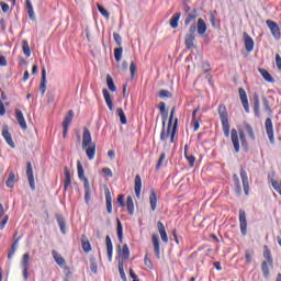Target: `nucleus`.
Returning <instances> with one entry per match:
<instances>
[{
	"label": "nucleus",
	"instance_id": "obj_1",
	"mask_svg": "<svg viewBox=\"0 0 281 281\" xmlns=\"http://www.w3.org/2000/svg\"><path fill=\"white\" fill-rule=\"evenodd\" d=\"M176 111H177L176 108L171 109L167 131H166V121L162 122V131L160 133L161 142H167L168 137H170V144H175V135H177V128L179 126V119H175Z\"/></svg>",
	"mask_w": 281,
	"mask_h": 281
},
{
	"label": "nucleus",
	"instance_id": "obj_2",
	"mask_svg": "<svg viewBox=\"0 0 281 281\" xmlns=\"http://www.w3.org/2000/svg\"><path fill=\"white\" fill-rule=\"evenodd\" d=\"M82 150H85L89 161H93V159H95V143H93L91 132L87 127H83Z\"/></svg>",
	"mask_w": 281,
	"mask_h": 281
},
{
	"label": "nucleus",
	"instance_id": "obj_3",
	"mask_svg": "<svg viewBox=\"0 0 281 281\" xmlns=\"http://www.w3.org/2000/svg\"><path fill=\"white\" fill-rule=\"evenodd\" d=\"M217 113L222 122V131L225 137H229V113L227 112V106L224 103H221L217 108Z\"/></svg>",
	"mask_w": 281,
	"mask_h": 281
},
{
	"label": "nucleus",
	"instance_id": "obj_4",
	"mask_svg": "<svg viewBox=\"0 0 281 281\" xmlns=\"http://www.w3.org/2000/svg\"><path fill=\"white\" fill-rule=\"evenodd\" d=\"M77 172L81 181H83L85 199L88 202L91 199V187L89 184V179L85 177V168H82V162L77 161Z\"/></svg>",
	"mask_w": 281,
	"mask_h": 281
},
{
	"label": "nucleus",
	"instance_id": "obj_5",
	"mask_svg": "<svg viewBox=\"0 0 281 281\" xmlns=\"http://www.w3.org/2000/svg\"><path fill=\"white\" fill-rule=\"evenodd\" d=\"M194 34H196V25L195 24L190 26L189 33L184 37V45L188 49H194V47H195L194 46V41H195Z\"/></svg>",
	"mask_w": 281,
	"mask_h": 281
},
{
	"label": "nucleus",
	"instance_id": "obj_6",
	"mask_svg": "<svg viewBox=\"0 0 281 281\" xmlns=\"http://www.w3.org/2000/svg\"><path fill=\"white\" fill-rule=\"evenodd\" d=\"M266 25L269 27L273 38L281 37L280 26L278 25V23L273 22L272 20H267Z\"/></svg>",
	"mask_w": 281,
	"mask_h": 281
},
{
	"label": "nucleus",
	"instance_id": "obj_7",
	"mask_svg": "<svg viewBox=\"0 0 281 281\" xmlns=\"http://www.w3.org/2000/svg\"><path fill=\"white\" fill-rule=\"evenodd\" d=\"M239 227L243 236H247V214L245 210H239Z\"/></svg>",
	"mask_w": 281,
	"mask_h": 281
},
{
	"label": "nucleus",
	"instance_id": "obj_8",
	"mask_svg": "<svg viewBox=\"0 0 281 281\" xmlns=\"http://www.w3.org/2000/svg\"><path fill=\"white\" fill-rule=\"evenodd\" d=\"M74 121V110H70L63 121V128H64V137H67V133L69 132V126L71 125V122Z\"/></svg>",
	"mask_w": 281,
	"mask_h": 281
},
{
	"label": "nucleus",
	"instance_id": "obj_9",
	"mask_svg": "<svg viewBox=\"0 0 281 281\" xmlns=\"http://www.w3.org/2000/svg\"><path fill=\"white\" fill-rule=\"evenodd\" d=\"M266 133L269 137L270 144H276V136L273 134V122L271 121V117H268L266 120Z\"/></svg>",
	"mask_w": 281,
	"mask_h": 281
},
{
	"label": "nucleus",
	"instance_id": "obj_10",
	"mask_svg": "<svg viewBox=\"0 0 281 281\" xmlns=\"http://www.w3.org/2000/svg\"><path fill=\"white\" fill-rule=\"evenodd\" d=\"M26 177L29 179V186L31 190H36V183L34 182V170L32 169V162L26 164Z\"/></svg>",
	"mask_w": 281,
	"mask_h": 281
},
{
	"label": "nucleus",
	"instance_id": "obj_11",
	"mask_svg": "<svg viewBox=\"0 0 281 281\" xmlns=\"http://www.w3.org/2000/svg\"><path fill=\"white\" fill-rule=\"evenodd\" d=\"M151 243H153V247H154V254L157 258H160V254H161V244L159 241V235L157 234H153L151 235Z\"/></svg>",
	"mask_w": 281,
	"mask_h": 281
},
{
	"label": "nucleus",
	"instance_id": "obj_12",
	"mask_svg": "<svg viewBox=\"0 0 281 281\" xmlns=\"http://www.w3.org/2000/svg\"><path fill=\"white\" fill-rule=\"evenodd\" d=\"M238 93H239V100L244 106V110L249 113V100L247 99V91H245L243 88L238 89Z\"/></svg>",
	"mask_w": 281,
	"mask_h": 281
},
{
	"label": "nucleus",
	"instance_id": "obj_13",
	"mask_svg": "<svg viewBox=\"0 0 281 281\" xmlns=\"http://www.w3.org/2000/svg\"><path fill=\"white\" fill-rule=\"evenodd\" d=\"M231 139L235 148V153H240V140L238 139V131H236V128L231 131Z\"/></svg>",
	"mask_w": 281,
	"mask_h": 281
},
{
	"label": "nucleus",
	"instance_id": "obj_14",
	"mask_svg": "<svg viewBox=\"0 0 281 281\" xmlns=\"http://www.w3.org/2000/svg\"><path fill=\"white\" fill-rule=\"evenodd\" d=\"M2 137H4L7 144L11 148H14V140H12V134H10V127H8V125L2 127Z\"/></svg>",
	"mask_w": 281,
	"mask_h": 281
},
{
	"label": "nucleus",
	"instance_id": "obj_15",
	"mask_svg": "<svg viewBox=\"0 0 281 281\" xmlns=\"http://www.w3.org/2000/svg\"><path fill=\"white\" fill-rule=\"evenodd\" d=\"M15 117L22 131H27V123L25 122V116H23V112L21 110H15Z\"/></svg>",
	"mask_w": 281,
	"mask_h": 281
},
{
	"label": "nucleus",
	"instance_id": "obj_16",
	"mask_svg": "<svg viewBox=\"0 0 281 281\" xmlns=\"http://www.w3.org/2000/svg\"><path fill=\"white\" fill-rule=\"evenodd\" d=\"M70 186H71V171H69V168L65 167V169H64V192H67V190H69Z\"/></svg>",
	"mask_w": 281,
	"mask_h": 281
},
{
	"label": "nucleus",
	"instance_id": "obj_17",
	"mask_svg": "<svg viewBox=\"0 0 281 281\" xmlns=\"http://www.w3.org/2000/svg\"><path fill=\"white\" fill-rule=\"evenodd\" d=\"M240 177L243 181L244 192L247 195H249V178L247 177V171H245L243 168L240 169Z\"/></svg>",
	"mask_w": 281,
	"mask_h": 281
},
{
	"label": "nucleus",
	"instance_id": "obj_18",
	"mask_svg": "<svg viewBox=\"0 0 281 281\" xmlns=\"http://www.w3.org/2000/svg\"><path fill=\"white\" fill-rule=\"evenodd\" d=\"M244 45H245V49L248 53L254 52V38H251V36H249V34L244 33Z\"/></svg>",
	"mask_w": 281,
	"mask_h": 281
},
{
	"label": "nucleus",
	"instance_id": "obj_19",
	"mask_svg": "<svg viewBox=\"0 0 281 281\" xmlns=\"http://www.w3.org/2000/svg\"><path fill=\"white\" fill-rule=\"evenodd\" d=\"M105 247H106V254L109 261L113 260V241L111 240V236H105Z\"/></svg>",
	"mask_w": 281,
	"mask_h": 281
},
{
	"label": "nucleus",
	"instance_id": "obj_20",
	"mask_svg": "<svg viewBox=\"0 0 281 281\" xmlns=\"http://www.w3.org/2000/svg\"><path fill=\"white\" fill-rule=\"evenodd\" d=\"M40 91L42 95H45V92L47 91V71L45 68L42 69V80L40 85Z\"/></svg>",
	"mask_w": 281,
	"mask_h": 281
},
{
	"label": "nucleus",
	"instance_id": "obj_21",
	"mask_svg": "<svg viewBox=\"0 0 281 281\" xmlns=\"http://www.w3.org/2000/svg\"><path fill=\"white\" fill-rule=\"evenodd\" d=\"M198 30V34L203 36L207 32V24L205 23L204 19H199L198 24L195 26V31Z\"/></svg>",
	"mask_w": 281,
	"mask_h": 281
},
{
	"label": "nucleus",
	"instance_id": "obj_22",
	"mask_svg": "<svg viewBox=\"0 0 281 281\" xmlns=\"http://www.w3.org/2000/svg\"><path fill=\"white\" fill-rule=\"evenodd\" d=\"M149 204L151 212H155L157 210V192L155 189H151L149 192Z\"/></svg>",
	"mask_w": 281,
	"mask_h": 281
},
{
	"label": "nucleus",
	"instance_id": "obj_23",
	"mask_svg": "<svg viewBox=\"0 0 281 281\" xmlns=\"http://www.w3.org/2000/svg\"><path fill=\"white\" fill-rule=\"evenodd\" d=\"M105 205H106L108 214H112L113 199L111 198V191H109V189H105Z\"/></svg>",
	"mask_w": 281,
	"mask_h": 281
},
{
	"label": "nucleus",
	"instance_id": "obj_24",
	"mask_svg": "<svg viewBox=\"0 0 281 281\" xmlns=\"http://www.w3.org/2000/svg\"><path fill=\"white\" fill-rule=\"evenodd\" d=\"M157 229L160 234L162 243H168V233H166V226H164L162 222H157Z\"/></svg>",
	"mask_w": 281,
	"mask_h": 281
},
{
	"label": "nucleus",
	"instance_id": "obj_25",
	"mask_svg": "<svg viewBox=\"0 0 281 281\" xmlns=\"http://www.w3.org/2000/svg\"><path fill=\"white\" fill-rule=\"evenodd\" d=\"M188 150H190V145L186 144L184 145V158L187 161H189L190 168H194V161H196V157L193 155H188Z\"/></svg>",
	"mask_w": 281,
	"mask_h": 281
},
{
	"label": "nucleus",
	"instance_id": "obj_26",
	"mask_svg": "<svg viewBox=\"0 0 281 281\" xmlns=\"http://www.w3.org/2000/svg\"><path fill=\"white\" fill-rule=\"evenodd\" d=\"M134 190L137 199H139L142 195V177L139 175H136L135 177Z\"/></svg>",
	"mask_w": 281,
	"mask_h": 281
},
{
	"label": "nucleus",
	"instance_id": "obj_27",
	"mask_svg": "<svg viewBox=\"0 0 281 281\" xmlns=\"http://www.w3.org/2000/svg\"><path fill=\"white\" fill-rule=\"evenodd\" d=\"M263 258L270 267H273V257L271 256V249H269V246H263Z\"/></svg>",
	"mask_w": 281,
	"mask_h": 281
},
{
	"label": "nucleus",
	"instance_id": "obj_28",
	"mask_svg": "<svg viewBox=\"0 0 281 281\" xmlns=\"http://www.w3.org/2000/svg\"><path fill=\"white\" fill-rule=\"evenodd\" d=\"M254 113L256 117H260V97L258 93L254 94Z\"/></svg>",
	"mask_w": 281,
	"mask_h": 281
},
{
	"label": "nucleus",
	"instance_id": "obj_29",
	"mask_svg": "<svg viewBox=\"0 0 281 281\" xmlns=\"http://www.w3.org/2000/svg\"><path fill=\"white\" fill-rule=\"evenodd\" d=\"M81 248L83 249L85 254H89V251H91V241H89L87 235L81 236Z\"/></svg>",
	"mask_w": 281,
	"mask_h": 281
},
{
	"label": "nucleus",
	"instance_id": "obj_30",
	"mask_svg": "<svg viewBox=\"0 0 281 281\" xmlns=\"http://www.w3.org/2000/svg\"><path fill=\"white\" fill-rule=\"evenodd\" d=\"M52 256H53L55 262H56L59 267H65V265L67 263V262L65 261V258H63V256H60V254H58V251L52 250Z\"/></svg>",
	"mask_w": 281,
	"mask_h": 281
},
{
	"label": "nucleus",
	"instance_id": "obj_31",
	"mask_svg": "<svg viewBox=\"0 0 281 281\" xmlns=\"http://www.w3.org/2000/svg\"><path fill=\"white\" fill-rule=\"evenodd\" d=\"M258 71H259V74H261V76H262L263 80H266V82H271V83L276 82V79H273V77L271 76V74H269L267 71V69L259 68Z\"/></svg>",
	"mask_w": 281,
	"mask_h": 281
},
{
	"label": "nucleus",
	"instance_id": "obj_32",
	"mask_svg": "<svg viewBox=\"0 0 281 281\" xmlns=\"http://www.w3.org/2000/svg\"><path fill=\"white\" fill-rule=\"evenodd\" d=\"M179 19H181V13L180 12H176L171 19H170V26L172 27V30H177L179 27Z\"/></svg>",
	"mask_w": 281,
	"mask_h": 281
},
{
	"label": "nucleus",
	"instance_id": "obj_33",
	"mask_svg": "<svg viewBox=\"0 0 281 281\" xmlns=\"http://www.w3.org/2000/svg\"><path fill=\"white\" fill-rule=\"evenodd\" d=\"M126 207L130 216H133L135 214V204L133 202V198L131 195L127 196L126 200Z\"/></svg>",
	"mask_w": 281,
	"mask_h": 281
},
{
	"label": "nucleus",
	"instance_id": "obj_34",
	"mask_svg": "<svg viewBox=\"0 0 281 281\" xmlns=\"http://www.w3.org/2000/svg\"><path fill=\"white\" fill-rule=\"evenodd\" d=\"M103 98L110 111H113V100H111V93H109V90L103 89Z\"/></svg>",
	"mask_w": 281,
	"mask_h": 281
},
{
	"label": "nucleus",
	"instance_id": "obj_35",
	"mask_svg": "<svg viewBox=\"0 0 281 281\" xmlns=\"http://www.w3.org/2000/svg\"><path fill=\"white\" fill-rule=\"evenodd\" d=\"M26 10H27L29 19H31V21H36V14L34 13V7H32V2L30 0H26Z\"/></svg>",
	"mask_w": 281,
	"mask_h": 281
},
{
	"label": "nucleus",
	"instance_id": "obj_36",
	"mask_svg": "<svg viewBox=\"0 0 281 281\" xmlns=\"http://www.w3.org/2000/svg\"><path fill=\"white\" fill-rule=\"evenodd\" d=\"M116 234L120 243H123L124 240V227L122 226V222L117 220V225H116Z\"/></svg>",
	"mask_w": 281,
	"mask_h": 281
},
{
	"label": "nucleus",
	"instance_id": "obj_37",
	"mask_svg": "<svg viewBox=\"0 0 281 281\" xmlns=\"http://www.w3.org/2000/svg\"><path fill=\"white\" fill-rule=\"evenodd\" d=\"M57 223L59 225L60 232L64 234H67V223L65 222V218H63V215H57Z\"/></svg>",
	"mask_w": 281,
	"mask_h": 281
},
{
	"label": "nucleus",
	"instance_id": "obj_38",
	"mask_svg": "<svg viewBox=\"0 0 281 281\" xmlns=\"http://www.w3.org/2000/svg\"><path fill=\"white\" fill-rule=\"evenodd\" d=\"M198 16L199 14H196V10H193L192 13H188L184 20V25H190V23H193V21H196Z\"/></svg>",
	"mask_w": 281,
	"mask_h": 281
},
{
	"label": "nucleus",
	"instance_id": "obj_39",
	"mask_svg": "<svg viewBox=\"0 0 281 281\" xmlns=\"http://www.w3.org/2000/svg\"><path fill=\"white\" fill-rule=\"evenodd\" d=\"M22 49H23V54H24V56H26V58H30V56H32V50L30 49V43L27 42V40H24L22 42Z\"/></svg>",
	"mask_w": 281,
	"mask_h": 281
},
{
	"label": "nucleus",
	"instance_id": "obj_40",
	"mask_svg": "<svg viewBox=\"0 0 281 281\" xmlns=\"http://www.w3.org/2000/svg\"><path fill=\"white\" fill-rule=\"evenodd\" d=\"M122 260H128L131 258V251L128 250V245H124L120 254Z\"/></svg>",
	"mask_w": 281,
	"mask_h": 281
},
{
	"label": "nucleus",
	"instance_id": "obj_41",
	"mask_svg": "<svg viewBox=\"0 0 281 281\" xmlns=\"http://www.w3.org/2000/svg\"><path fill=\"white\" fill-rule=\"evenodd\" d=\"M233 181L235 183L237 194H240V192H243V187H240V179L238 178V175H233Z\"/></svg>",
	"mask_w": 281,
	"mask_h": 281
},
{
	"label": "nucleus",
	"instance_id": "obj_42",
	"mask_svg": "<svg viewBox=\"0 0 281 281\" xmlns=\"http://www.w3.org/2000/svg\"><path fill=\"white\" fill-rule=\"evenodd\" d=\"M14 181H16V175L10 172L7 179V188H14Z\"/></svg>",
	"mask_w": 281,
	"mask_h": 281
},
{
	"label": "nucleus",
	"instance_id": "obj_43",
	"mask_svg": "<svg viewBox=\"0 0 281 281\" xmlns=\"http://www.w3.org/2000/svg\"><path fill=\"white\" fill-rule=\"evenodd\" d=\"M245 131L246 133H248L250 139L252 142L256 140V134L254 133V127H251V125H249V123H245Z\"/></svg>",
	"mask_w": 281,
	"mask_h": 281
},
{
	"label": "nucleus",
	"instance_id": "obj_44",
	"mask_svg": "<svg viewBox=\"0 0 281 281\" xmlns=\"http://www.w3.org/2000/svg\"><path fill=\"white\" fill-rule=\"evenodd\" d=\"M106 85L110 91H112L113 93L114 91H117V88L115 87V83L113 82V78L111 77V75L106 76Z\"/></svg>",
	"mask_w": 281,
	"mask_h": 281
},
{
	"label": "nucleus",
	"instance_id": "obj_45",
	"mask_svg": "<svg viewBox=\"0 0 281 281\" xmlns=\"http://www.w3.org/2000/svg\"><path fill=\"white\" fill-rule=\"evenodd\" d=\"M21 267L22 268H30V252H25L22 256Z\"/></svg>",
	"mask_w": 281,
	"mask_h": 281
},
{
	"label": "nucleus",
	"instance_id": "obj_46",
	"mask_svg": "<svg viewBox=\"0 0 281 281\" xmlns=\"http://www.w3.org/2000/svg\"><path fill=\"white\" fill-rule=\"evenodd\" d=\"M123 52H124V48H122V46L114 49V59L116 60V63H120V60H122Z\"/></svg>",
	"mask_w": 281,
	"mask_h": 281
},
{
	"label": "nucleus",
	"instance_id": "obj_47",
	"mask_svg": "<svg viewBox=\"0 0 281 281\" xmlns=\"http://www.w3.org/2000/svg\"><path fill=\"white\" fill-rule=\"evenodd\" d=\"M116 113L121 120V124H126L127 123V120H126V114H124V110L122 108H119L116 110Z\"/></svg>",
	"mask_w": 281,
	"mask_h": 281
},
{
	"label": "nucleus",
	"instance_id": "obj_48",
	"mask_svg": "<svg viewBox=\"0 0 281 281\" xmlns=\"http://www.w3.org/2000/svg\"><path fill=\"white\" fill-rule=\"evenodd\" d=\"M269 267H271V266L269 265L268 261H262V263H261V271H262L265 278L269 277Z\"/></svg>",
	"mask_w": 281,
	"mask_h": 281
},
{
	"label": "nucleus",
	"instance_id": "obj_49",
	"mask_svg": "<svg viewBox=\"0 0 281 281\" xmlns=\"http://www.w3.org/2000/svg\"><path fill=\"white\" fill-rule=\"evenodd\" d=\"M97 8H98L100 14H102V16H104V19H109L111 16L109 11H106V9H104V7H102L100 3H97Z\"/></svg>",
	"mask_w": 281,
	"mask_h": 281
},
{
	"label": "nucleus",
	"instance_id": "obj_50",
	"mask_svg": "<svg viewBox=\"0 0 281 281\" xmlns=\"http://www.w3.org/2000/svg\"><path fill=\"white\" fill-rule=\"evenodd\" d=\"M16 245H19V239H16L12 246H11V249L9 250V254H8V258L9 260H12V256H14L15 251H16Z\"/></svg>",
	"mask_w": 281,
	"mask_h": 281
},
{
	"label": "nucleus",
	"instance_id": "obj_51",
	"mask_svg": "<svg viewBox=\"0 0 281 281\" xmlns=\"http://www.w3.org/2000/svg\"><path fill=\"white\" fill-rule=\"evenodd\" d=\"M119 273L123 281H127L126 273L124 272V263H122V262L119 263Z\"/></svg>",
	"mask_w": 281,
	"mask_h": 281
},
{
	"label": "nucleus",
	"instance_id": "obj_52",
	"mask_svg": "<svg viewBox=\"0 0 281 281\" xmlns=\"http://www.w3.org/2000/svg\"><path fill=\"white\" fill-rule=\"evenodd\" d=\"M164 161H166V153H162L158 159V162L156 165V170H159L161 166H164Z\"/></svg>",
	"mask_w": 281,
	"mask_h": 281
},
{
	"label": "nucleus",
	"instance_id": "obj_53",
	"mask_svg": "<svg viewBox=\"0 0 281 281\" xmlns=\"http://www.w3.org/2000/svg\"><path fill=\"white\" fill-rule=\"evenodd\" d=\"M245 258H246L247 265H251V260L254 258V251L246 250Z\"/></svg>",
	"mask_w": 281,
	"mask_h": 281
},
{
	"label": "nucleus",
	"instance_id": "obj_54",
	"mask_svg": "<svg viewBox=\"0 0 281 281\" xmlns=\"http://www.w3.org/2000/svg\"><path fill=\"white\" fill-rule=\"evenodd\" d=\"M239 139L241 142V146L247 148V137L245 136V132L239 131Z\"/></svg>",
	"mask_w": 281,
	"mask_h": 281
},
{
	"label": "nucleus",
	"instance_id": "obj_55",
	"mask_svg": "<svg viewBox=\"0 0 281 281\" xmlns=\"http://www.w3.org/2000/svg\"><path fill=\"white\" fill-rule=\"evenodd\" d=\"M130 71H131V76L132 78L135 77V74H137V65L135 64V61H132L130 65Z\"/></svg>",
	"mask_w": 281,
	"mask_h": 281
},
{
	"label": "nucleus",
	"instance_id": "obj_56",
	"mask_svg": "<svg viewBox=\"0 0 281 281\" xmlns=\"http://www.w3.org/2000/svg\"><path fill=\"white\" fill-rule=\"evenodd\" d=\"M113 38L116 45H119V47H122V36L119 33H113Z\"/></svg>",
	"mask_w": 281,
	"mask_h": 281
},
{
	"label": "nucleus",
	"instance_id": "obj_57",
	"mask_svg": "<svg viewBox=\"0 0 281 281\" xmlns=\"http://www.w3.org/2000/svg\"><path fill=\"white\" fill-rule=\"evenodd\" d=\"M193 131H199L201 126V119H192Z\"/></svg>",
	"mask_w": 281,
	"mask_h": 281
},
{
	"label": "nucleus",
	"instance_id": "obj_58",
	"mask_svg": "<svg viewBox=\"0 0 281 281\" xmlns=\"http://www.w3.org/2000/svg\"><path fill=\"white\" fill-rule=\"evenodd\" d=\"M8 221H10V216L5 215L3 220L0 222V229H5V225H8Z\"/></svg>",
	"mask_w": 281,
	"mask_h": 281
},
{
	"label": "nucleus",
	"instance_id": "obj_59",
	"mask_svg": "<svg viewBox=\"0 0 281 281\" xmlns=\"http://www.w3.org/2000/svg\"><path fill=\"white\" fill-rule=\"evenodd\" d=\"M144 262H145V266L148 267V269H153V260L148 258V255H145Z\"/></svg>",
	"mask_w": 281,
	"mask_h": 281
},
{
	"label": "nucleus",
	"instance_id": "obj_60",
	"mask_svg": "<svg viewBox=\"0 0 281 281\" xmlns=\"http://www.w3.org/2000/svg\"><path fill=\"white\" fill-rule=\"evenodd\" d=\"M263 108H265V111H267V113H272L271 105L269 104V100L263 99Z\"/></svg>",
	"mask_w": 281,
	"mask_h": 281
},
{
	"label": "nucleus",
	"instance_id": "obj_61",
	"mask_svg": "<svg viewBox=\"0 0 281 281\" xmlns=\"http://www.w3.org/2000/svg\"><path fill=\"white\" fill-rule=\"evenodd\" d=\"M159 98H170V91L168 90H160Z\"/></svg>",
	"mask_w": 281,
	"mask_h": 281
},
{
	"label": "nucleus",
	"instance_id": "obj_62",
	"mask_svg": "<svg viewBox=\"0 0 281 281\" xmlns=\"http://www.w3.org/2000/svg\"><path fill=\"white\" fill-rule=\"evenodd\" d=\"M117 203L121 205V207H124L126 205V203H124V194L119 195Z\"/></svg>",
	"mask_w": 281,
	"mask_h": 281
},
{
	"label": "nucleus",
	"instance_id": "obj_63",
	"mask_svg": "<svg viewBox=\"0 0 281 281\" xmlns=\"http://www.w3.org/2000/svg\"><path fill=\"white\" fill-rule=\"evenodd\" d=\"M276 65H277L278 69L281 71V57H280V54L276 55Z\"/></svg>",
	"mask_w": 281,
	"mask_h": 281
},
{
	"label": "nucleus",
	"instance_id": "obj_64",
	"mask_svg": "<svg viewBox=\"0 0 281 281\" xmlns=\"http://www.w3.org/2000/svg\"><path fill=\"white\" fill-rule=\"evenodd\" d=\"M130 277L133 281H139V278L137 277V274H135V271H133V269H130Z\"/></svg>",
	"mask_w": 281,
	"mask_h": 281
}]
</instances>
